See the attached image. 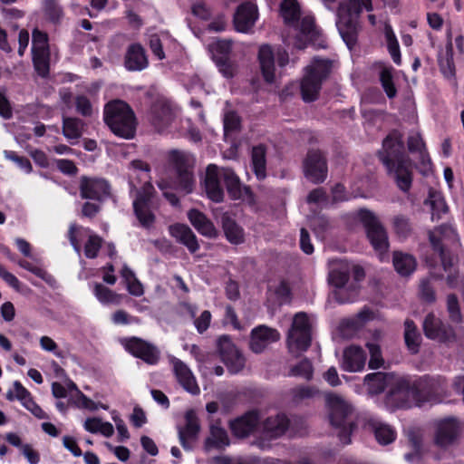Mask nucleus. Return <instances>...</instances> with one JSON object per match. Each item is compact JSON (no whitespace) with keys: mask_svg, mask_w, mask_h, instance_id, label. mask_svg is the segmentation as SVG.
<instances>
[{"mask_svg":"<svg viewBox=\"0 0 464 464\" xmlns=\"http://www.w3.org/2000/svg\"><path fill=\"white\" fill-rule=\"evenodd\" d=\"M403 148L401 137L395 132L392 133L383 140V150L380 152V159L398 188L408 192L412 183V164L403 154Z\"/></svg>","mask_w":464,"mask_h":464,"instance_id":"1","label":"nucleus"},{"mask_svg":"<svg viewBox=\"0 0 464 464\" xmlns=\"http://www.w3.org/2000/svg\"><path fill=\"white\" fill-rule=\"evenodd\" d=\"M131 170L130 179L134 176L144 179V184L140 189H137L133 198L132 206L136 218L140 225L144 228H150L155 222V215L151 210V200L155 189L150 182V167L141 160H134L130 163Z\"/></svg>","mask_w":464,"mask_h":464,"instance_id":"2","label":"nucleus"},{"mask_svg":"<svg viewBox=\"0 0 464 464\" xmlns=\"http://www.w3.org/2000/svg\"><path fill=\"white\" fill-rule=\"evenodd\" d=\"M364 384L369 393L378 394L387 390L395 401L402 404L410 405L417 396L416 389L406 379L392 372L369 373L364 377Z\"/></svg>","mask_w":464,"mask_h":464,"instance_id":"3","label":"nucleus"},{"mask_svg":"<svg viewBox=\"0 0 464 464\" xmlns=\"http://www.w3.org/2000/svg\"><path fill=\"white\" fill-rule=\"evenodd\" d=\"M372 0H343L337 10V29L347 46L352 49L358 35V17L363 11H372Z\"/></svg>","mask_w":464,"mask_h":464,"instance_id":"4","label":"nucleus"},{"mask_svg":"<svg viewBox=\"0 0 464 464\" xmlns=\"http://www.w3.org/2000/svg\"><path fill=\"white\" fill-rule=\"evenodd\" d=\"M167 159L169 166L175 169L177 179L171 185L163 179L159 180L157 182L159 188L164 191L171 187L184 194L191 193L195 183L192 171L194 157L184 150H171L168 152Z\"/></svg>","mask_w":464,"mask_h":464,"instance_id":"5","label":"nucleus"},{"mask_svg":"<svg viewBox=\"0 0 464 464\" xmlns=\"http://www.w3.org/2000/svg\"><path fill=\"white\" fill-rule=\"evenodd\" d=\"M103 119L116 136L124 139L133 138L136 119L133 111L125 102L114 100L108 102L104 107Z\"/></svg>","mask_w":464,"mask_h":464,"instance_id":"6","label":"nucleus"},{"mask_svg":"<svg viewBox=\"0 0 464 464\" xmlns=\"http://www.w3.org/2000/svg\"><path fill=\"white\" fill-rule=\"evenodd\" d=\"M332 71V63L329 60L314 59L304 70L300 90L302 99L305 102L317 100L323 82L328 78Z\"/></svg>","mask_w":464,"mask_h":464,"instance_id":"7","label":"nucleus"},{"mask_svg":"<svg viewBox=\"0 0 464 464\" xmlns=\"http://www.w3.org/2000/svg\"><path fill=\"white\" fill-rule=\"evenodd\" d=\"M326 403L332 426L339 430L337 435L341 442L344 445L349 444L353 423L348 420V417L352 413V406L343 397L336 393H328Z\"/></svg>","mask_w":464,"mask_h":464,"instance_id":"8","label":"nucleus"},{"mask_svg":"<svg viewBox=\"0 0 464 464\" xmlns=\"http://www.w3.org/2000/svg\"><path fill=\"white\" fill-rule=\"evenodd\" d=\"M357 216L365 228L367 238L378 253L380 260L382 261L389 248L388 235L385 228L375 214L370 210L361 209Z\"/></svg>","mask_w":464,"mask_h":464,"instance_id":"9","label":"nucleus"},{"mask_svg":"<svg viewBox=\"0 0 464 464\" xmlns=\"http://www.w3.org/2000/svg\"><path fill=\"white\" fill-rule=\"evenodd\" d=\"M311 324L305 313H297L287 335V347L293 355H299L311 345Z\"/></svg>","mask_w":464,"mask_h":464,"instance_id":"10","label":"nucleus"},{"mask_svg":"<svg viewBox=\"0 0 464 464\" xmlns=\"http://www.w3.org/2000/svg\"><path fill=\"white\" fill-rule=\"evenodd\" d=\"M351 272L352 264L345 260H339L333 264L329 274V281L336 287L334 295L339 303L353 302L357 296V289L355 286L353 287L348 297L343 296L345 293V285L348 283Z\"/></svg>","mask_w":464,"mask_h":464,"instance_id":"11","label":"nucleus"},{"mask_svg":"<svg viewBox=\"0 0 464 464\" xmlns=\"http://www.w3.org/2000/svg\"><path fill=\"white\" fill-rule=\"evenodd\" d=\"M32 37V54L34 70L41 77H46L50 71L48 35L38 29H34Z\"/></svg>","mask_w":464,"mask_h":464,"instance_id":"12","label":"nucleus"},{"mask_svg":"<svg viewBox=\"0 0 464 464\" xmlns=\"http://www.w3.org/2000/svg\"><path fill=\"white\" fill-rule=\"evenodd\" d=\"M121 344L127 352L148 364L154 365L160 360V353L159 349L141 338H124L121 340Z\"/></svg>","mask_w":464,"mask_h":464,"instance_id":"13","label":"nucleus"},{"mask_svg":"<svg viewBox=\"0 0 464 464\" xmlns=\"http://www.w3.org/2000/svg\"><path fill=\"white\" fill-rule=\"evenodd\" d=\"M177 108L165 101H157L151 107L149 119L155 129L161 132L169 130L175 123Z\"/></svg>","mask_w":464,"mask_h":464,"instance_id":"14","label":"nucleus"},{"mask_svg":"<svg viewBox=\"0 0 464 464\" xmlns=\"http://www.w3.org/2000/svg\"><path fill=\"white\" fill-rule=\"evenodd\" d=\"M218 348L223 362L230 372L237 373L244 368L245 357L229 337L221 336L218 341Z\"/></svg>","mask_w":464,"mask_h":464,"instance_id":"15","label":"nucleus"},{"mask_svg":"<svg viewBox=\"0 0 464 464\" xmlns=\"http://www.w3.org/2000/svg\"><path fill=\"white\" fill-rule=\"evenodd\" d=\"M304 172L313 183H322L327 177V165L324 156L319 150H310L304 160Z\"/></svg>","mask_w":464,"mask_h":464,"instance_id":"16","label":"nucleus"},{"mask_svg":"<svg viewBox=\"0 0 464 464\" xmlns=\"http://www.w3.org/2000/svg\"><path fill=\"white\" fill-rule=\"evenodd\" d=\"M289 427V420L285 414L277 413L269 416L262 424V438L257 442L261 449H266L269 444L265 440L276 439L286 431Z\"/></svg>","mask_w":464,"mask_h":464,"instance_id":"17","label":"nucleus"},{"mask_svg":"<svg viewBox=\"0 0 464 464\" xmlns=\"http://www.w3.org/2000/svg\"><path fill=\"white\" fill-rule=\"evenodd\" d=\"M280 337V333L276 329L261 324L252 329L249 347L252 352L260 353L271 343L277 342Z\"/></svg>","mask_w":464,"mask_h":464,"instance_id":"18","label":"nucleus"},{"mask_svg":"<svg viewBox=\"0 0 464 464\" xmlns=\"http://www.w3.org/2000/svg\"><path fill=\"white\" fill-rule=\"evenodd\" d=\"M423 331L427 338L440 343L454 340V331L449 325L443 324L433 314H429L423 321Z\"/></svg>","mask_w":464,"mask_h":464,"instance_id":"19","label":"nucleus"},{"mask_svg":"<svg viewBox=\"0 0 464 464\" xmlns=\"http://www.w3.org/2000/svg\"><path fill=\"white\" fill-rule=\"evenodd\" d=\"M459 433L458 421L453 418L444 419L436 423L434 441L439 447L446 448L457 440Z\"/></svg>","mask_w":464,"mask_h":464,"instance_id":"20","label":"nucleus"},{"mask_svg":"<svg viewBox=\"0 0 464 464\" xmlns=\"http://www.w3.org/2000/svg\"><path fill=\"white\" fill-rule=\"evenodd\" d=\"M169 362L178 382L184 390L193 395L198 394L200 390L189 367L174 356L169 358Z\"/></svg>","mask_w":464,"mask_h":464,"instance_id":"21","label":"nucleus"},{"mask_svg":"<svg viewBox=\"0 0 464 464\" xmlns=\"http://www.w3.org/2000/svg\"><path fill=\"white\" fill-rule=\"evenodd\" d=\"M80 192L83 198L102 200L110 193V186L104 179L82 177Z\"/></svg>","mask_w":464,"mask_h":464,"instance_id":"22","label":"nucleus"},{"mask_svg":"<svg viewBox=\"0 0 464 464\" xmlns=\"http://www.w3.org/2000/svg\"><path fill=\"white\" fill-rule=\"evenodd\" d=\"M366 353L362 347L351 345L344 349L341 368L349 372H361L364 369Z\"/></svg>","mask_w":464,"mask_h":464,"instance_id":"23","label":"nucleus"},{"mask_svg":"<svg viewBox=\"0 0 464 464\" xmlns=\"http://www.w3.org/2000/svg\"><path fill=\"white\" fill-rule=\"evenodd\" d=\"M256 5L252 3L242 4L234 16V24L237 31L247 33L255 24L257 19Z\"/></svg>","mask_w":464,"mask_h":464,"instance_id":"24","label":"nucleus"},{"mask_svg":"<svg viewBox=\"0 0 464 464\" xmlns=\"http://www.w3.org/2000/svg\"><path fill=\"white\" fill-rule=\"evenodd\" d=\"M185 420V426L179 428V439L181 446L185 450H190L192 448V443L198 437L199 431V423L198 417L193 411H188L186 412Z\"/></svg>","mask_w":464,"mask_h":464,"instance_id":"25","label":"nucleus"},{"mask_svg":"<svg viewBox=\"0 0 464 464\" xmlns=\"http://www.w3.org/2000/svg\"><path fill=\"white\" fill-rule=\"evenodd\" d=\"M318 35L319 32L315 27L314 17L304 16L298 26V34L295 36L294 45L297 49H304L309 42L315 41Z\"/></svg>","mask_w":464,"mask_h":464,"instance_id":"26","label":"nucleus"},{"mask_svg":"<svg viewBox=\"0 0 464 464\" xmlns=\"http://www.w3.org/2000/svg\"><path fill=\"white\" fill-rule=\"evenodd\" d=\"M124 64L128 71H142L149 65L144 48L140 44H130L126 52Z\"/></svg>","mask_w":464,"mask_h":464,"instance_id":"27","label":"nucleus"},{"mask_svg":"<svg viewBox=\"0 0 464 464\" xmlns=\"http://www.w3.org/2000/svg\"><path fill=\"white\" fill-rule=\"evenodd\" d=\"M169 231L171 237L179 243L187 246L189 252L195 253L199 249L197 237L188 226L183 224L171 225L169 227Z\"/></svg>","mask_w":464,"mask_h":464,"instance_id":"28","label":"nucleus"},{"mask_svg":"<svg viewBox=\"0 0 464 464\" xmlns=\"http://www.w3.org/2000/svg\"><path fill=\"white\" fill-rule=\"evenodd\" d=\"M258 60L262 75L266 82L276 81L275 53L270 45L265 44L259 48Z\"/></svg>","mask_w":464,"mask_h":464,"instance_id":"29","label":"nucleus"},{"mask_svg":"<svg viewBox=\"0 0 464 464\" xmlns=\"http://www.w3.org/2000/svg\"><path fill=\"white\" fill-rule=\"evenodd\" d=\"M259 420L257 412L250 411L230 422L233 433L237 437H246L256 427Z\"/></svg>","mask_w":464,"mask_h":464,"instance_id":"30","label":"nucleus"},{"mask_svg":"<svg viewBox=\"0 0 464 464\" xmlns=\"http://www.w3.org/2000/svg\"><path fill=\"white\" fill-rule=\"evenodd\" d=\"M221 223L225 236L231 244L238 245L244 242L243 228L227 213L223 214Z\"/></svg>","mask_w":464,"mask_h":464,"instance_id":"31","label":"nucleus"},{"mask_svg":"<svg viewBox=\"0 0 464 464\" xmlns=\"http://www.w3.org/2000/svg\"><path fill=\"white\" fill-rule=\"evenodd\" d=\"M392 262L395 270L401 276H408L416 269V260L410 254L394 252Z\"/></svg>","mask_w":464,"mask_h":464,"instance_id":"32","label":"nucleus"},{"mask_svg":"<svg viewBox=\"0 0 464 464\" xmlns=\"http://www.w3.org/2000/svg\"><path fill=\"white\" fill-rule=\"evenodd\" d=\"M404 340L407 348L411 353H417L421 343V335L413 321L407 319L404 322Z\"/></svg>","mask_w":464,"mask_h":464,"instance_id":"33","label":"nucleus"},{"mask_svg":"<svg viewBox=\"0 0 464 464\" xmlns=\"http://www.w3.org/2000/svg\"><path fill=\"white\" fill-rule=\"evenodd\" d=\"M408 149L411 152H419L424 173L430 169V159L424 151V142L419 133L411 135L408 139Z\"/></svg>","mask_w":464,"mask_h":464,"instance_id":"34","label":"nucleus"},{"mask_svg":"<svg viewBox=\"0 0 464 464\" xmlns=\"http://www.w3.org/2000/svg\"><path fill=\"white\" fill-rule=\"evenodd\" d=\"M85 430L91 433H101L106 438H110L114 433V428L111 423L102 421L97 417L87 418L83 423Z\"/></svg>","mask_w":464,"mask_h":464,"instance_id":"35","label":"nucleus"},{"mask_svg":"<svg viewBox=\"0 0 464 464\" xmlns=\"http://www.w3.org/2000/svg\"><path fill=\"white\" fill-rule=\"evenodd\" d=\"M84 129V123L82 120L72 117H63V134L69 140H78Z\"/></svg>","mask_w":464,"mask_h":464,"instance_id":"36","label":"nucleus"},{"mask_svg":"<svg viewBox=\"0 0 464 464\" xmlns=\"http://www.w3.org/2000/svg\"><path fill=\"white\" fill-rule=\"evenodd\" d=\"M252 167L258 179H263L266 176V150L262 145H258L252 150Z\"/></svg>","mask_w":464,"mask_h":464,"instance_id":"37","label":"nucleus"},{"mask_svg":"<svg viewBox=\"0 0 464 464\" xmlns=\"http://www.w3.org/2000/svg\"><path fill=\"white\" fill-rule=\"evenodd\" d=\"M222 179L227 187V192L234 199L242 197V188L239 178L231 169H222Z\"/></svg>","mask_w":464,"mask_h":464,"instance_id":"38","label":"nucleus"},{"mask_svg":"<svg viewBox=\"0 0 464 464\" xmlns=\"http://www.w3.org/2000/svg\"><path fill=\"white\" fill-rule=\"evenodd\" d=\"M280 14L287 24H295L300 18L301 10L296 0H283L280 5Z\"/></svg>","mask_w":464,"mask_h":464,"instance_id":"39","label":"nucleus"},{"mask_svg":"<svg viewBox=\"0 0 464 464\" xmlns=\"http://www.w3.org/2000/svg\"><path fill=\"white\" fill-rule=\"evenodd\" d=\"M377 441L382 445L392 443L396 438L395 430L387 424L372 421L371 423Z\"/></svg>","mask_w":464,"mask_h":464,"instance_id":"40","label":"nucleus"},{"mask_svg":"<svg viewBox=\"0 0 464 464\" xmlns=\"http://www.w3.org/2000/svg\"><path fill=\"white\" fill-rule=\"evenodd\" d=\"M384 36L388 51L392 56V61L400 65L401 63V56L400 52V46L396 35L393 32L392 27L389 24L384 25Z\"/></svg>","mask_w":464,"mask_h":464,"instance_id":"41","label":"nucleus"},{"mask_svg":"<svg viewBox=\"0 0 464 464\" xmlns=\"http://www.w3.org/2000/svg\"><path fill=\"white\" fill-rule=\"evenodd\" d=\"M384 36L388 51L392 56V61L400 65L401 63V56L400 52V46L396 35L393 32L392 27L389 24L384 25Z\"/></svg>","mask_w":464,"mask_h":464,"instance_id":"42","label":"nucleus"},{"mask_svg":"<svg viewBox=\"0 0 464 464\" xmlns=\"http://www.w3.org/2000/svg\"><path fill=\"white\" fill-rule=\"evenodd\" d=\"M93 294L96 298L102 304H119L121 301V295L114 293L108 287L100 283H95L93 286Z\"/></svg>","mask_w":464,"mask_h":464,"instance_id":"43","label":"nucleus"},{"mask_svg":"<svg viewBox=\"0 0 464 464\" xmlns=\"http://www.w3.org/2000/svg\"><path fill=\"white\" fill-rule=\"evenodd\" d=\"M229 440L226 430L218 426L213 425L210 429V436L206 440L208 448H222L228 445Z\"/></svg>","mask_w":464,"mask_h":464,"instance_id":"44","label":"nucleus"},{"mask_svg":"<svg viewBox=\"0 0 464 464\" xmlns=\"http://www.w3.org/2000/svg\"><path fill=\"white\" fill-rule=\"evenodd\" d=\"M380 81L387 96L392 99L397 94V90L393 83L392 68L390 66H382L380 71Z\"/></svg>","mask_w":464,"mask_h":464,"instance_id":"45","label":"nucleus"},{"mask_svg":"<svg viewBox=\"0 0 464 464\" xmlns=\"http://www.w3.org/2000/svg\"><path fill=\"white\" fill-rule=\"evenodd\" d=\"M314 374V367L310 360L304 358L298 363L292 366L289 372L290 376L301 377L304 380H311Z\"/></svg>","mask_w":464,"mask_h":464,"instance_id":"46","label":"nucleus"},{"mask_svg":"<svg viewBox=\"0 0 464 464\" xmlns=\"http://www.w3.org/2000/svg\"><path fill=\"white\" fill-rule=\"evenodd\" d=\"M442 266L447 273L446 282L449 287L455 288L459 285V282L464 281V276H460L459 270L454 266L450 261H448L445 256L441 257Z\"/></svg>","mask_w":464,"mask_h":464,"instance_id":"47","label":"nucleus"},{"mask_svg":"<svg viewBox=\"0 0 464 464\" xmlns=\"http://www.w3.org/2000/svg\"><path fill=\"white\" fill-rule=\"evenodd\" d=\"M375 314L372 310L364 308L360 311L353 318L343 322V324L356 331L361 328L366 322L373 320Z\"/></svg>","mask_w":464,"mask_h":464,"instance_id":"48","label":"nucleus"},{"mask_svg":"<svg viewBox=\"0 0 464 464\" xmlns=\"http://www.w3.org/2000/svg\"><path fill=\"white\" fill-rule=\"evenodd\" d=\"M429 203L432 208V218H440V214L448 211V207L444 198L439 193H430Z\"/></svg>","mask_w":464,"mask_h":464,"instance_id":"49","label":"nucleus"},{"mask_svg":"<svg viewBox=\"0 0 464 464\" xmlns=\"http://www.w3.org/2000/svg\"><path fill=\"white\" fill-rule=\"evenodd\" d=\"M366 347L370 353L369 367L371 369H378L382 366L383 359L381 347L376 343H367Z\"/></svg>","mask_w":464,"mask_h":464,"instance_id":"50","label":"nucleus"},{"mask_svg":"<svg viewBox=\"0 0 464 464\" xmlns=\"http://www.w3.org/2000/svg\"><path fill=\"white\" fill-rule=\"evenodd\" d=\"M165 34H152L149 35V45L153 53V54L159 59L163 60L165 58V53L162 49V40L161 37H166Z\"/></svg>","mask_w":464,"mask_h":464,"instance_id":"51","label":"nucleus"},{"mask_svg":"<svg viewBox=\"0 0 464 464\" xmlns=\"http://www.w3.org/2000/svg\"><path fill=\"white\" fill-rule=\"evenodd\" d=\"M216 64L218 67L219 72L226 78H233L237 71V64L230 62L228 58L223 59V57L216 58Z\"/></svg>","mask_w":464,"mask_h":464,"instance_id":"52","label":"nucleus"},{"mask_svg":"<svg viewBox=\"0 0 464 464\" xmlns=\"http://www.w3.org/2000/svg\"><path fill=\"white\" fill-rule=\"evenodd\" d=\"M31 393L25 389L22 383L18 381L14 382L13 390H9L6 392V399L10 401L17 400L20 402L24 401Z\"/></svg>","mask_w":464,"mask_h":464,"instance_id":"53","label":"nucleus"},{"mask_svg":"<svg viewBox=\"0 0 464 464\" xmlns=\"http://www.w3.org/2000/svg\"><path fill=\"white\" fill-rule=\"evenodd\" d=\"M102 246V238L96 235H90L84 246V254L88 258H95Z\"/></svg>","mask_w":464,"mask_h":464,"instance_id":"54","label":"nucleus"},{"mask_svg":"<svg viewBox=\"0 0 464 464\" xmlns=\"http://www.w3.org/2000/svg\"><path fill=\"white\" fill-rule=\"evenodd\" d=\"M212 51L214 55V60L216 58L223 57L228 58V54L231 51L232 43L229 40H218L212 44Z\"/></svg>","mask_w":464,"mask_h":464,"instance_id":"55","label":"nucleus"},{"mask_svg":"<svg viewBox=\"0 0 464 464\" xmlns=\"http://www.w3.org/2000/svg\"><path fill=\"white\" fill-rule=\"evenodd\" d=\"M75 108L83 117H90L93 113V108L90 100L84 95H77L75 97Z\"/></svg>","mask_w":464,"mask_h":464,"instance_id":"56","label":"nucleus"},{"mask_svg":"<svg viewBox=\"0 0 464 464\" xmlns=\"http://www.w3.org/2000/svg\"><path fill=\"white\" fill-rule=\"evenodd\" d=\"M223 121L225 134H227L229 131L237 130L241 122L239 116L232 111H227L224 114Z\"/></svg>","mask_w":464,"mask_h":464,"instance_id":"57","label":"nucleus"},{"mask_svg":"<svg viewBox=\"0 0 464 464\" xmlns=\"http://www.w3.org/2000/svg\"><path fill=\"white\" fill-rule=\"evenodd\" d=\"M393 227L400 237H407L411 230L409 219L404 216H396L393 218Z\"/></svg>","mask_w":464,"mask_h":464,"instance_id":"58","label":"nucleus"},{"mask_svg":"<svg viewBox=\"0 0 464 464\" xmlns=\"http://www.w3.org/2000/svg\"><path fill=\"white\" fill-rule=\"evenodd\" d=\"M420 295L424 302L430 304L436 301V294L429 279H423L420 281Z\"/></svg>","mask_w":464,"mask_h":464,"instance_id":"59","label":"nucleus"},{"mask_svg":"<svg viewBox=\"0 0 464 464\" xmlns=\"http://www.w3.org/2000/svg\"><path fill=\"white\" fill-rule=\"evenodd\" d=\"M447 308L450 317L454 322H459L461 319L458 298L455 295L450 294L447 297Z\"/></svg>","mask_w":464,"mask_h":464,"instance_id":"60","label":"nucleus"},{"mask_svg":"<svg viewBox=\"0 0 464 464\" xmlns=\"http://www.w3.org/2000/svg\"><path fill=\"white\" fill-rule=\"evenodd\" d=\"M77 404L79 407L87 409L89 411H97L99 408H102L103 410H107L108 406L97 403L94 401L88 398L86 395H84L82 392H79L78 397H77Z\"/></svg>","mask_w":464,"mask_h":464,"instance_id":"61","label":"nucleus"},{"mask_svg":"<svg viewBox=\"0 0 464 464\" xmlns=\"http://www.w3.org/2000/svg\"><path fill=\"white\" fill-rule=\"evenodd\" d=\"M21 404L37 419L42 420L48 418V416L42 410V408L34 402V401L32 398V395H29L24 401L21 402Z\"/></svg>","mask_w":464,"mask_h":464,"instance_id":"62","label":"nucleus"},{"mask_svg":"<svg viewBox=\"0 0 464 464\" xmlns=\"http://www.w3.org/2000/svg\"><path fill=\"white\" fill-rule=\"evenodd\" d=\"M111 320L115 324H130L140 323V320L138 317L131 316L123 310L116 311L112 314Z\"/></svg>","mask_w":464,"mask_h":464,"instance_id":"63","label":"nucleus"},{"mask_svg":"<svg viewBox=\"0 0 464 464\" xmlns=\"http://www.w3.org/2000/svg\"><path fill=\"white\" fill-rule=\"evenodd\" d=\"M205 188L208 197L211 200L215 202H221L223 200L224 192L219 183H205Z\"/></svg>","mask_w":464,"mask_h":464,"instance_id":"64","label":"nucleus"}]
</instances>
